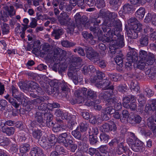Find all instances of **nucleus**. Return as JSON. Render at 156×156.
<instances>
[{
    "instance_id": "a878e982",
    "label": "nucleus",
    "mask_w": 156,
    "mask_h": 156,
    "mask_svg": "<svg viewBox=\"0 0 156 156\" xmlns=\"http://www.w3.org/2000/svg\"><path fill=\"white\" fill-rule=\"evenodd\" d=\"M59 89H60L63 92H65L66 94V92L69 91L70 89L69 88L67 83L65 82L64 80L60 82L59 85Z\"/></svg>"
},
{
    "instance_id": "cd10ccee",
    "label": "nucleus",
    "mask_w": 156,
    "mask_h": 156,
    "mask_svg": "<svg viewBox=\"0 0 156 156\" xmlns=\"http://www.w3.org/2000/svg\"><path fill=\"white\" fill-rule=\"evenodd\" d=\"M88 145L83 142H78V149L83 152H86L88 151Z\"/></svg>"
},
{
    "instance_id": "c756f323",
    "label": "nucleus",
    "mask_w": 156,
    "mask_h": 156,
    "mask_svg": "<svg viewBox=\"0 0 156 156\" xmlns=\"http://www.w3.org/2000/svg\"><path fill=\"white\" fill-rule=\"evenodd\" d=\"M145 13V9L143 7L140 8L136 12V17L142 19L144 16Z\"/></svg>"
},
{
    "instance_id": "5701e85b",
    "label": "nucleus",
    "mask_w": 156,
    "mask_h": 156,
    "mask_svg": "<svg viewBox=\"0 0 156 156\" xmlns=\"http://www.w3.org/2000/svg\"><path fill=\"white\" fill-rule=\"evenodd\" d=\"M55 115L57 117H61L62 119H67L68 118V115L66 113H64L63 111L59 109H57L56 110Z\"/></svg>"
},
{
    "instance_id": "f03ea898",
    "label": "nucleus",
    "mask_w": 156,
    "mask_h": 156,
    "mask_svg": "<svg viewBox=\"0 0 156 156\" xmlns=\"http://www.w3.org/2000/svg\"><path fill=\"white\" fill-rule=\"evenodd\" d=\"M75 21L76 23V26L79 29H81L85 27L88 28L90 26L89 23H88L87 18L85 16H81L80 14L77 13L74 16Z\"/></svg>"
},
{
    "instance_id": "72a5a7b5",
    "label": "nucleus",
    "mask_w": 156,
    "mask_h": 156,
    "mask_svg": "<svg viewBox=\"0 0 156 156\" xmlns=\"http://www.w3.org/2000/svg\"><path fill=\"white\" fill-rule=\"evenodd\" d=\"M67 27V28L71 32H73L74 31V29L76 27V25L74 22L73 20L71 18L69 20L66 25Z\"/></svg>"
},
{
    "instance_id": "39448f33",
    "label": "nucleus",
    "mask_w": 156,
    "mask_h": 156,
    "mask_svg": "<svg viewBox=\"0 0 156 156\" xmlns=\"http://www.w3.org/2000/svg\"><path fill=\"white\" fill-rule=\"evenodd\" d=\"M86 57L93 62L96 61L99 56L98 53L95 51L91 47H87L85 48Z\"/></svg>"
},
{
    "instance_id": "6ab92c4d",
    "label": "nucleus",
    "mask_w": 156,
    "mask_h": 156,
    "mask_svg": "<svg viewBox=\"0 0 156 156\" xmlns=\"http://www.w3.org/2000/svg\"><path fill=\"white\" fill-rule=\"evenodd\" d=\"M46 84L44 82H42L41 83V85L42 87H43L44 88V90L45 91L49 94H51L54 93L55 90H56V88L51 86H46Z\"/></svg>"
},
{
    "instance_id": "9b49d317",
    "label": "nucleus",
    "mask_w": 156,
    "mask_h": 156,
    "mask_svg": "<svg viewBox=\"0 0 156 156\" xmlns=\"http://www.w3.org/2000/svg\"><path fill=\"white\" fill-rule=\"evenodd\" d=\"M87 91V89L86 88H80L75 91V95L80 101H81V99L83 101V96L86 97Z\"/></svg>"
},
{
    "instance_id": "bb28decb",
    "label": "nucleus",
    "mask_w": 156,
    "mask_h": 156,
    "mask_svg": "<svg viewBox=\"0 0 156 156\" xmlns=\"http://www.w3.org/2000/svg\"><path fill=\"white\" fill-rule=\"evenodd\" d=\"M129 114L128 111L126 110H124L122 112L121 115V121L122 122H124L126 120V119H128L129 116Z\"/></svg>"
},
{
    "instance_id": "de8ad7c7",
    "label": "nucleus",
    "mask_w": 156,
    "mask_h": 156,
    "mask_svg": "<svg viewBox=\"0 0 156 156\" xmlns=\"http://www.w3.org/2000/svg\"><path fill=\"white\" fill-rule=\"evenodd\" d=\"M100 138L101 142L106 143L109 139L110 137L108 135L104 133H102L100 134Z\"/></svg>"
},
{
    "instance_id": "2eb2a0df",
    "label": "nucleus",
    "mask_w": 156,
    "mask_h": 156,
    "mask_svg": "<svg viewBox=\"0 0 156 156\" xmlns=\"http://www.w3.org/2000/svg\"><path fill=\"white\" fill-rule=\"evenodd\" d=\"M146 98L144 94L141 93L139 95V97L138 99V101L139 102V105L138 106V109L142 110L143 109L146 102Z\"/></svg>"
},
{
    "instance_id": "69168bd1",
    "label": "nucleus",
    "mask_w": 156,
    "mask_h": 156,
    "mask_svg": "<svg viewBox=\"0 0 156 156\" xmlns=\"http://www.w3.org/2000/svg\"><path fill=\"white\" fill-rule=\"evenodd\" d=\"M37 20L35 18H32L31 19V22L30 23V25L28 26L29 27L34 28L37 25Z\"/></svg>"
},
{
    "instance_id": "338daca9",
    "label": "nucleus",
    "mask_w": 156,
    "mask_h": 156,
    "mask_svg": "<svg viewBox=\"0 0 156 156\" xmlns=\"http://www.w3.org/2000/svg\"><path fill=\"white\" fill-rule=\"evenodd\" d=\"M89 141L91 144H96L98 141L97 137L96 136L90 135V136Z\"/></svg>"
},
{
    "instance_id": "ddd939ff",
    "label": "nucleus",
    "mask_w": 156,
    "mask_h": 156,
    "mask_svg": "<svg viewBox=\"0 0 156 156\" xmlns=\"http://www.w3.org/2000/svg\"><path fill=\"white\" fill-rule=\"evenodd\" d=\"M142 118L139 115H135L130 116L127 119L128 122L133 125L139 124L141 121Z\"/></svg>"
},
{
    "instance_id": "6e6552de",
    "label": "nucleus",
    "mask_w": 156,
    "mask_h": 156,
    "mask_svg": "<svg viewBox=\"0 0 156 156\" xmlns=\"http://www.w3.org/2000/svg\"><path fill=\"white\" fill-rule=\"evenodd\" d=\"M130 51L128 53L127 55V59L128 60H133L134 62H136L138 60V54L136 50L134 48L129 47Z\"/></svg>"
},
{
    "instance_id": "2f4dec72",
    "label": "nucleus",
    "mask_w": 156,
    "mask_h": 156,
    "mask_svg": "<svg viewBox=\"0 0 156 156\" xmlns=\"http://www.w3.org/2000/svg\"><path fill=\"white\" fill-rule=\"evenodd\" d=\"M55 150L59 153V154L66 155L67 154V152L63 147L60 145H56L55 147Z\"/></svg>"
},
{
    "instance_id": "58836bf2",
    "label": "nucleus",
    "mask_w": 156,
    "mask_h": 156,
    "mask_svg": "<svg viewBox=\"0 0 156 156\" xmlns=\"http://www.w3.org/2000/svg\"><path fill=\"white\" fill-rule=\"evenodd\" d=\"M130 88L132 90L137 92L139 90V87L137 82L135 80H132L130 84Z\"/></svg>"
},
{
    "instance_id": "412c9836",
    "label": "nucleus",
    "mask_w": 156,
    "mask_h": 156,
    "mask_svg": "<svg viewBox=\"0 0 156 156\" xmlns=\"http://www.w3.org/2000/svg\"><path fill=\"white\" fill-rule=\"evenodd\" d=\"M102 29L103 30V32L104 33H106L107 32V34H107L108 36L109 37V38H110V36L111 35V34H112V35H113L114 34V31H115V29L114 30H113V29L111 30L110 28H109V27H108L107 26H105L103 25V24H102ZM104 37H105V35H104V37H103V41H105Z\"/></svg>"
},
{
    "instance_id": "13d9d810",
    "label": "nucleus",
    "mask_w": 156,
    "mask_h": 156,
    "mask_svg": "<svg viewBox=\"0 0 156 156\" xmlns=\"http://www.w3.org/2000/svg\"><path fill=\"white\" fill-rule=\"evenodd\" d=\"M1 27L3 34H7L9 32V27L8 24L3 23Z\"/></svg>"
},
{
    "instance_id": "5fc2aeb1",
    "label": "nucleus",
    "mask_w": 156,
    "mask_h": 156,
    "mask_svg": "<svg viewBox=\"0 0 156 156\" xmlns=\"http://www.w3.org/2000/svg\"><path fill=\"white\" fill-rule=\"evenodd\" d=\"M73 143V141L72 140L71 136L67 134V136H66L65 142L64 143V145L65 147H67L68 145H72Z\"/></svg>"
},
{
    "instance_id": "1a4fd4ad",
    "label": "nucleus",
    "mask_w": 156,
    "mask_h": 156,
    "mask_svg": "<svg viewBox=\"0 0 156 156\" xmlns=\"http://www.w3.org/2000/svg\"><path fill=\"white\" fill-rule=\"evenodd\" d=\"M70 19L69 15L64 12L60 14L58 18V20L61 25L66 26Z\"/></svg>"
},
{
    "instance_id": "8fccbe9b",
    "label": "nucleus",
    "mask_w": 156,
    "mask_h": 156,
    "mask_svg": "<svg viewBox=\"0 0 156 156\" xmlns=\"http://www.w3.org/2000/svg\"><path fill=\"white\" fill-rule=\"evenodd\" d=\"M66 136H67V133H66L61 134L58 138V141L60 143H62L64 144Z\"/></svg>"
},
{
    "instance_id": "bf43d9fd",
    "label": "nucleus",
    "mask_w": 156,
    "mask_h": 156,
    "mask_svg": "<svg viewBox=\"0 0 156 156\" xmlns=\"http://www.w3.org/2000/svg\"><path fill=\"white\" fill-rule=\"evenodd\" d=\"M145 73L147 75L148 78L150 80H154L156 78V75L148 69L146 71Z\"/></svg>"
},
{
    "instance_id": "c03bdc74",
    "label": "nucleus",
    "mask_w": 156,
    "mask_h": 156,
    "mask_svg": "<svg viewBox=\"0 0 156 156\" xmlns=\"http://www.w3.org/2000/svg\"><path fill=\"white\" fill-rule=\"evenodd\" d=\"M89 124L87 122H83L80 124V130L81 132L86 131L89 127Z\"/></svg>"
},
{
    "instance_id": "f257e3e1",
    "label": "nucleus",
    "mask_w": 156,
    "mask_h": 156,
    "mask_svg": "<svg viewBox=\"0 0 156 156\" xmlns=\"http://www.w3.org/2000/svg\"><path fill=\"white\" fill-rule=\"evenodd\" d=\"M105 35L104 39L105 41L107 42L112 41V44L115 47L122 48L125 45L124 36L121 34L119 31L116 30L114 31L113 35L111 34L110 38L108 36L107 34Z\"/></svg>"
},
{
    "instance_id": "0eeeda50",
    "label": "nucleus",
    "mask_w": 156,
    "mask_h": 156,
    "mask_svg": "<svg viewBox=\"0 0 156 156\" xmlns=\"http://www.w3.org/2000/svg\"><path fill=\"white\" fill-rule=\"evenodd\" d=\"M40 112H37L34 115V120L35 122L37 123L40 126H45L46 123L45 120L44 118V114Z\"/></svg>"
},
{
    "instance_id": "473e14b6",
    "label": "nucleus",
    "mask_w": 156,
    "mask_h": 156,
    "mask_svg": "<svg viewBox=\"0 0 156 156\" xmlns=\"http://www.w3.org/2000/svg\"><path fill=\"white\" fill-rule=\"evenodd\" d=\"M133 11V5L129 4H125L123 6V12L124 13H130Z\"/></svg>"
},
{
    "instance_id": "7c9ffc66",
    "label": "nucleus",
    "mask_w": 156,
    "mask_h": 156,
    "mask_svg": "<svg viewBox=\"0 0 156 156\" xmlns=\"http://www.w3.org/2000/svg\"><path fill=\"white\" fill-rule=\"evenodd\" d=\"M15 130V129L14 127H6L2 129V132L6 133L7 135L10 136L14 133Z\"/></svg>"
},
{
    "instance_id": "0e129e2a",
    "label": "nucleus",
    "mask_w": 156,
    "mask_h": 156,
    "mask_svg": "<svg viewBox=\"0 0 156 156\" xmlns=\"http://www.w3.org/2000/svg\"><path fill=\"white\" fill-rule=\"evenodd\" d=\"M112 20L109 17H107L105 19L102 24L108 27H112Z\"/></svg>"
},
{
    "instance_id": "603ef678",
    "label": "nucleus",
    "mask_w": 156,
    "mask_h": 156,
    "mask_svg": "<svg viewBox=\"0 0 156 156\" xmlns=\"http://www.w3.org/2000/svg\"><path fill=\"white\" fill-rule=\"evenodd\" d=\"M102 110L110 115L113 114L115 112V109L113 108L112 106H108V107Z\"/></svg>"
},
{
    "instance_id": "393cba45",
    "label": "nucleus",
    "mask_w": 156,
    "mask_h": 156,
    "mask_svg": "<svg viewBox=\"0 0 156 156\" xmlns=\"http://www.w3.org/2000/svg\"><path fill=\"white\" fill-rule=\"evenodd\" d=\"M98 149L101 153L102 156H109L108 148L107 145H101Z\"/></svg>"
},
{
    "instance_id": "49530a36",
    "label": "nucleus",
    "mask_w": 156,
    "mask_h": 156,
    "mask_svg": "<svg viewBox=\"0 0 156 156\" xmlns=\"http://www.w3.org/2000/svg\"><path fill=\"white\" fill-rule=\"evenodd\" d=\"M123 55L121 54H119L117 55L115 58V62L117 64L120 66L122 65L123 62Z\"/></svg>"
},
{
    "instance_id": "a18cd8bd",
    "label": "nucleus",
    "mask_w": 156,
    "mask_h": 156,
    "mask_svg": "<svg viewBox=\"0 0 156 156\" xmlns=\"http://www.w3.org/2000/svg\"><path fill=\"white\" fill-rule=\"evenodd\" d=\"M147 56L148 55L146 51L143 50L140 51L139 55L140 60L145 61Z\"/></svg>"
},
{
    "instance_id": "6e6d98bb",
    "label": "nucleus",
    "mask_w": 156,
    "mask_h": 156,
    "mask_svg": "<svg viewBox=\"0 0 156 156\" xmlns=\"http://www.w3.org/2000/svg\"><path fill=\"white\" fill-rule=\"evenodd\" d=\"M41 135V131L40 130H37L34 131L32 132L33 137L37 139H40Z\"/></svg>"
},
{
    "instance_id": "3c124183",
    "label": "nucleus",
    "mask_w": 156,
    "mask_h": 156,
    "mask_svg": "<svg viewBox=\"0 0 156 156\" xmlns=\"http://www.w3.org/2000/svg\"><path fill=\"white\" fill-rule=\"evenodd\" d=\"M127 61L126 62L125 64V68L128 70H130L133 68V62L134 61L132 60H128L127 59Z\"/></svg>"
},
{
    "instance_id": "a19ab883",
    "label": "nucleus",
    "mask_w": 156,
    "mask_h": 156,
    "mask_svg": "<svg viewBox=\"0 0 156 156\" xmlns=\"http://www.w3.org/2000/svg\"><path fill=\"white\" fill-rule=\"evenodd\" d=\"M29 82H20L19 83V85L21 89L28 90L29 89Z\"/></svg>"
},
{
    "instance_id": "f704fd0d",
    "label": "nucleus",
    "mask_w": 156,
    "mask_h": 156,
    "mask_svg": "<svg viewBox=\"0 0 156 156\" xmlns=\"http://www.w3.org/2000/svg\"><path fill=\"white\" fill-rule=\"evenodd\" d=\"M30 145L27 143H25L20 146V151L21 153H25L29 151L30 149Z\"/></svg>"
},
{
    "instance_id": "20e7f679",
    "label": "nucleus",
    "mask_w": 156,
    "mask_h": 156,
    "mask_svg": "<svg viewBox=\"0 0 156 156\" xmlns=\"http://www.w3.org/2000/svg\"><path fill=\"white\" fill-rule=\"evenodd\" d=\"M127 143L132 150L135 152H138L143 145V143L137 138L134 140L129 137L127 140Z\"/></svg>"
},
{
    "instance_id": "e433bc0d",
    "label": "nucleus",
    "mask_w": 156,
    "mask_h": 156,
    "mask_svg": "<svg viewBox=\"0 0 156 156\" xmlns=\"http://www.w3.org/2000/svg\"><path fill=\"white\" fill-rule=\"evenodd\" d=\"M72 62L73 67H76L82 62V59L79 56H75L73 58Z\"/></svg>"
},
{
    "instance_id": "4be33fe9",
    "label": "nucleus",
    "mask_w": 156,
    "mask_h": 156,
    "mask_svg": "<svg viewBox=\"0 0 156 156\" xmlns=\"http://www.w3.org/2000/svg\"><path fill=\"white\" fill-rule=\"evenodd\" d=\"M110 85V81L106 79H105L103 80L101 82H100L97 85V86L98 87L102 86L103 87V88H105L104 89L105 90L110 89V88H107L110 87V86H109Z\"/></svg>"
},
{
    "instance_id": "ea45409f",
    "label": "nucleus",
    "mask_w": 156,
    "mask_h": 156,
    "mask_svg": "<svg viewBox=\"0 0 156 156\" xmlns=\"http://www.w3.org/2000/svg\"><path fill=\"white\" fill-rule=\"evenodd\" d=\"M140 44L143 46H145L148 45V39L147 36H143L139 40Z\"/></svg>"
},
{
    "instance_id": "f8f14e48",
    "label": "nucleus",
    "mask_w": 156,
    "mask_h": 156,
    "mask_svg": "<svg viewBox=\"0 0 156 156\" xmlns=\"http://www.w3.org/2000/svg\"><path fill=\"white\" fill-rule=\"evenodd\" d=\"M64 32V30L62 28L58 27H55L52 32L51 35L55 39H58Z\"/></svg>"
},
{
    "instance_id": "774afa93",
    "label": "nucleus",
    "mask_w": 156,
    "mask_h": 156,
    "mask_svg": "<svg viewBox=\"0 0 156 156\" xmlns=\"http://www.w3.org/2000/svg\"><path fill=\"white\" fill-rule=\"evenodd\" d=\"M61 44L62 45L65 47H70L74 46L75 44L73 43H71L67 41H62Z\"/></svg>"
},
{
    "instance_id": "b1692460",
    "label": "nucleus",
    "mask_w": 156,
    "mask_h": 156,
    "mask_svg": "<svg viewBox=\"0 0 156 156\" xmlns=\"http://www.w3.org/2000/svg\"><path fill=\"white\" fill-rule=\"evenodd\" d=\"M97 60L93 62L95 64L98 65L100 68H104L106 67L107 63L105 60L100 59L99 55L96 58Z\"/></svg>"
},
{
    "instance_id": "9d476101",
    "label": "nucleus",
    "mask_w": 156,
    "mask_h": 156,
    "mask_svg": "<svg viewBox=\"0 0 156 156\" xmlns=\"http://www.w3.org/2000/svg\"><path fill=\"white\" fill-rule=\"evenodd\" d=\"M128 24L127 27L130 28H136L138 27L139 25L143 27L142 24L138 23L137 19L134 17H132L129 20Z\"/></svg>"
},
{
    "instance_id": "09e8293b",
    "label": "nucleus",
    "mask_w": 156,
    "mask_h": 156,
    "mask_svg": "<svg viewBox=\"0 0 156 156\" xmlns=\"http://www.w3.org/2000/svg\"><path fill=\"white\" fill-rule=\"evenodd\" d=\"M9 102L15 108H18L20 105V103H18L17 101L12 98H10L8 99Z\"/></svg>"
},
{
    "instance_id": "dca6fc26",
    "label": "nucleus",
    "mask_w": 156,
    "mask_h": 156,
    "mask_svg": "<svg viewBox=\"0 0 156 156\" xmlns=\"http://www.w3.org/2000/svg\"><path fill=\"white\" fill-rule=\"evenodd\" d=\"M76 129L73 130L72 132V135L76 139L80 140L86 141L87 140V138L85 137L82 138V135L80 131L78 130L77 129Z\"/></svg>"
},
{
    "instance_id": "f3484780",
    "label": "nucleus",
    "mask_w": 156,
    "mask_h": 156,
    "mask_svg": "<svg viewBox=\"0 0 156 156\" xmlns=\"http://www.w3.org/2000/svg\"><path fill=\"white\" fill-rule=\"evenodd\" d=\"M30 154H32V156H35L37 154L38 156H42L44 154L42 149L37 147L31 149Z\"/></svg>"
},
{
    "instance_id": "aec40b11",
    "label": "nucleus",
    "mask_w": 156,
    "mask_h": 156,
    "mask_svg": "<svg viewBox=\"0 0 156 156\" xmlns=\"http://www.w3.org/2000/svg\"><path fill=\"white\" fill-rule=\"evenodd\" d=\"M136 99V97L134 96L131 95L128 96H126L123 97L122 101H123V105L124 107H127L128 105V104L129 103L130 100L133 101Z\"/></svg>"
},
{
    "instance_id": "052dcab7",
    "label": "nucleus",
    "mask_w": 156,
    "mask_h": 156,
    "mask_svg": "<svg viewBox=\"0 0 156 156\" xmlns=\"http://www.w3.org/2000/svg\"><path fill=\"white\" fill-rule=\"evenodd\" d=\"M49 45L48 43L44 44L43 46V51H41V53L43 55L47 54L49 52Z\"/></svg>"
},
{
    "instance_id": "e2e57ef3",
    "label": "nucleus",
    "mask_w": 156,
    "mask_h": 156,
    "mask_svg": "<svg viewBox=\"0 0 156 156\" xmlns=\"http://www.w3.org/2000/svg\"><path fill=\"white\" fill-rule=\"evenodd\" d=\"M116 101H117V100L115 98H110L106 101L107 102L106 105L108 106H112L113 107Z\"/></svg>"
},
{
    "instance_id": "7ed1b4c3",
    "label": "nucleus",
    "mask_w": 156,
    "mask_h": 156,
    "mask_svg": "<svg viewBox=\"0 0 156 156\" xmlns=\"http://www.w3.org/2000/svg\"><path fill=\"white\" fill-rule=\"evenodd\" d=\"M138 27L136 28H130L127 27V26H125V28L128 36L130 39H134L137 38L138 36V33L143 32V27L139 25Z\"/></svg>"
},
{
    "instance_id": "a211bd4d",
    "label": "nucleus",
    "mask_w": 156,
    "mask_h": 156,
    "mask_svg": "<svg viewBox=\"0 0 156 156\" xmlns=\"http://www.w3.org/2000/svg\"><path fill=\"white\" fill-rule=\"evenodd\" d=\"M99 25L96 23L94 24L93 26H89L90 30L93 31L94 33H97V35L100 36L102 34L103 32L101 30H99Z\"/></svg>"
},
{
    "instance_id": "c85d7f7f",
    "label": "nucleus",
    "mask_w": 156,
    "mask_h": 156,
    "mask_svg": "<svg viewBox=\"0 0 156 156\" xmlns=\"http://www.w3.org/2000/svg\"><path fill=\"white\" fill-rule=\"evenodd\" d=\"M155 58V56L153 54L149 53L146 60V61L147 62V64L149 65L152 64Z\"/></svg>"
},
{
    "instance_id": "423d86ee",
    "label": "nucleus",
    "mask_w": 156,
    "mask_h": 156,
    "mask_svg": "<svg viewBox=\"0 0 156 156\" xmlns=\"http://www.w3.org/2000/svg\"><path fill=\"white\" fill-rule=\"evenodd\" d=\"M110 88V89H107L105 91H102L100 94L99 97L100 99H104L107 101L110 98L112 95L113 94V86H111L110 87L107 88Z\"/></svg>"
},
{
    "instance_id": "37998d69",
    "label": "nucleus",
    "mask_w": 156,
    "mask_h": 156,
    "mask_svg": "<svg viewBox=\"0 0 156 156\" xmlns=\"http://www.w3.org/2000/svg\"><path fill=\"white\" fill-rule=\"evenodd\" d=\"M112 27H114L115 28L114 29H115V30H117V29L120 28L121 27L122 24L121 22L119 20L117 19H114V20H112Z\"/></svg>"
},
{
    "instance_id": "4c0bfd02",
    "label": "nucleus",
    "mask_w": 156,
    "mask_h": 156,
    "mask_svg": "<svg viewBox=\"0 0 156 156\" xmlns=\"http://www.w3.org/2000/svg\"><path fill=\"white\" fill-rule=\"evenodd\" d=\"M15 98L20 103V105L21 104H24L25 102V101L27 100V97L23 95L22 94H21L20 96H16Z\"/></svg>"
},
{
    "instance_id": "4d7b16f0",
    "label": "nucleus",
    "mask_w": 156,
    "mask_h": 156,
    "mask_svg": "<svg viewBox=\"0 0 156 156\" xmlns=\"http://www.w3.org/2000/svg\"><path fill=\"white\" fill-rule=\"evenodd\" d=\"M142 94L144 95H146L147 97L150 98L153 95L154 92L149 88H147L144 90Z\"/></svg>"
},
{
    "instance_id": "79ce46f5",
    "label": "nucleus",
    "mask_w": 156,
    "mask_h": 156,
    "mask_svg": "<svg viewBox=\"0 0 156 156\" xmlns=\"http://www.w3.org/2000/svg\"><path fill=\"white\" fill-rule=\"evenodd\" d=\"M74 73L77 74L76 68L75 67L70 66L68 70L67 73L68 76L71 78L74 75Z\"/></svg>"
},
{
    "instance_id": "c9c22d12",
    "label": "nucleus",
    "mask_w": 156,
    "mask_h": 156,
    "mask_svg": "<svg viewBox=\"0 0 156 156\" xmlns=\"http://www.w3.org/2000/svg\"><path fill=\"white\" fill-rule=\"evenodd\" d=\"M86 97L88 98L95 99L97 98V95L96 92L89 89L86 91Z\"/></svg>"
},
{
    "instance_id": "4468645a",
    "label": "nucleus",
    "mask_w": 156,
    "mask_h": 156,
    "mask_svg": "<svg viewBox=\"0 0 156 156\" xmlns=\"http://www.w3.org/2000/svg\"><path fill=\"white\" fill-rule=\"evenodd\" d=\"M64 51L62 49L59 48H56L54 50V60L56 61L57 60V62L59 60V62L60 61H62V57L61 55L62 54L64 53Z\"/></svg>"
},
{
    "instance_id": "680f3d73",
    "label": "nucleus",
    "mask_w": 156,
    "mask_h": 156,
    "mask_svg": "<svg viewBox=\"0 0 156 156\" xmlns=\"http://www.w3.org/2000/svg\"><path fill=\"white\" fill-rule=\"evenodd\" d=\"M146 63H147L146 61L140 60L136 65V67L140 69L143 70L145 67Z\"/></svg>"
},
{
    "instance_id": "864d4df0",
    "label": "nucleus",
    "mask_w": 156,
    "mask_h": 156,
    "mask_svg": "<svg viewBox=\"0 0 156 156\" xmlns=\"http://www.w3.org/2000/svg\"><path fill=\"white\" fill-rule=\"evenodd\" d=\"M98 133V129L97 127L94 126L90 128L89 133L91 135H97Z\"/></svg>"
}]
</instances>
